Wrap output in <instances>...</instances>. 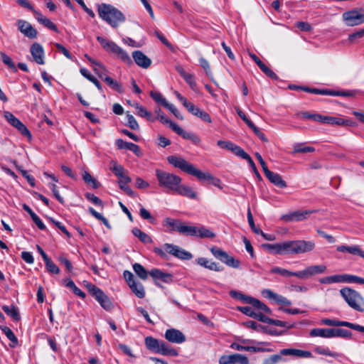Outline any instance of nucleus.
I'll return each instance as SVG.
<instances>
[{
  "instance_id": "f3484780",
  "label": "nucleus",
  "mask_w": 364,
  "mask_h": 364,
  "mask_svg": "<svg viewBox=\"0 0 364 364\" xmlns=\"http://www.w3.org/2000/svg\"><path fill=\"white\" fill-rule=\"evenodd\" d=\"M17 25L20 32L25 36L29 38H35L37 36V31L28 21L18 20L17 21Z\"/></svg>"
},
{
  "instance_id": "13d9d810",
  "label": "nucleus",
  "mask_w": 364,
  "mask_h": 364,
  "mask_svg": "<svg viewBox=\"0 0 364 364\" xmlns=\"http://www.w3.org/2000/svg\"><path fill=\"white\" fill-rule=\"evenodd\" d=\"M82 178L87 184L92 186L93 188H97L100 186L96 179L87 171H84L82 173Z\"/></svg>"
},
{
  "instance_id": "864d4df0",
  "label": "nucleus",
  "mask_w": 364,
  "mask_h": 364,
  "mask_svg": "<svg viewBox=\"0 0 364 364\" xmlns=\"http://www.w3.org/2000/svg\"><path fill=\"white\" fill-rule=\"evenodd\" d=\"M174 257L183 260H189L193 257V255L191 252L178 246Z\"/></svg>"
},
{
  "instance_id": "f257e3e1",
  "label": "nucleus",
  "mask_w": 364,
  "mask_h": 364,
  "mask_svg": "<svg viewBox=\"0 0 364 364\" xmlns=\"http://www.w3.org/2000/svg\"><path fill=\"white\" fill-rule=\"evenodd\" d=\"M167 160L168 163L174 167L178 168L190 175L196 176L198 180L209 181L215 186L218 187L220 189L223 188L220 186L221 181L219 178L213 177V176L208 172H203L200 170L197 169L193 164L188 162L184 159L179 156H168Z\"/></svg>"
},
{
  "instance_id": "72a5a7b5",
  "label": "nucleus",
  "mask_w": 364,
  "mask_h": 364,
  "mask_svg": "<svg viewBox=\"0 0 364 364\" xmlns=\"http://www.w3.org/2000/svg\"><path fill=\"white\" fill-rule=\"evenodd\" d=\"M181 224L182 222L181 220L171 218H166L164 220V225L168 227L169 228V231L171 232L177 231L179 232Z\"/></svg>"
},
{
  "instance_id": "4c0bfd02",
  "label": "nucleus",
  "mask_w": 364,
  "mask_h": 364,
  "mask_svg": "<svg viewBox=\"0 0 364 364\" xmlns=\"http://www.w3.org/2000/svg\"><path fill=\"white\" fill-rule=\"evenodd\" d=\"M160 341L159 339L154 338L152 336H147L145 338V345L146 348L154 353H157V349H159Z\"/></svg>"
},
{
  "instance_id": "c85d7f7f",
  "label": "nucleus",
  "mask_w": 364,
  "mask_h": 364,
  "mask_svg": "<svg viewBox=\"0 0 364 364\" xmlns=\"http://www.w3.org/2000/svg\"><path fill=\"white\" fill-rule=\"evenodd\" d=\"M309 335L311 337L333 338V328H313Z\"/></svg>"
},
{
  "instance_id": "052dcab7",
  "label": "nucleus",
  "mask_w": 364,
  "mask_h": 364,
  "mask_svg": "<svg viewBox=\"0 0 364 364\" xmlns=\"http://www.w3.org/2000/svg\"><path fill=\"white\" fill-rule=\"evenodd\" d=\"M0 55L2 62L14 72H17V68L12 59L4 52H1Z\"/></svg>"
},
{
  "instance_id": "cd10ccee",
  "label": "nucleus",
  "mask_w": 364,
  "mask_h": 364,
  "mask_svg": "<svg viewBox=\"0 0 364 364\" xmlns=\"http://www.w3.org/2000/svg\"><path fill=\"white\" fill-rule=\"evenodd\" d=\"M35 18L41 24H43L44 26L47 27L48 28L58 33L59 31L55 26V23H53L50 19L44 16L41 13L38 11H35Z\"/></svg>"
},
{
  "instance_id": "7ed1b4c3",
  "label": "nucleus",
  "mask_w": 364,
  "mask_h": 364,
  "mask_svg": "<svg viewBox=\"0 0 364 364\" xmlns=\"http://www.w3.org/2000/svg\"><path fill=\"white\" fill-rule=\"evenodd\" d=\"M315 243L311 240H296L282 242V255H300L311 252Z\"/></svg>"
},
{
  "instance_id": "5701e85b",
  "label": "nucleus",
  "mask_w": 364,
  "mask_h": 364,
  "mask_svg": "<svg viewBox=\"0 0 364 364\" xmlns=\"http://www.w3.org/2000/svg\"><path fill=\"white\" fill-rule=\"evenodd\" d=\"M116 146L120 149H127L134 152L136 156H141L139 146L134 143L125 141L121 139L116 140Z\"/></svg>"
},
{
  "instance_id": "6ab92c4d",
  "label": "nucleus",
  "mask_w": 364,
  "mask_h": 364,
  "mask_svg": "<svg viewBox=\"0 0 364 364\" xmlns=\"http://www.w3.org/2000/svg\"><path fill=\"white\" fill-rule=\"evenodd\" d=\"M282 355H289L296 358H313L312 353L309 350H304L296 348H284L280 350Z\"/></svg>"
},
{
  "instance_id": "2f4dec72",
  "label": "nucleus",
  "mask_w": 364,
  "mask_h": 364,
  "mask_svg": "<svg viewBox=\"0 0 364 364\" xmlns=\"http://www.w3.org/2000/svg\"><path fill=\"white\" fill-rule=\"evenodd\" d=\"M0 329L11 341V343L9 344L10 347H16L18 344V341L11 328L6 326H0Z\"/></svg>"
},
{
  "instance_id": "aec40b11",
  "label": "nucleus",
  "mask_w": 364,
  "mask_h": 364,
  "mask_svg": "<svg viewBox=\"0 0 364 364\" xmlns=\"http://www.w3.org/2000/svg\"><path fill=\"white\" fill-rule=\"evenodd\" d=\"M262 294L267 299L274 301L277 304H284L287 306H290L291 302L287 299L286 297L277 294L270 289H264L262 291Z\"/></svg>"
},
{
  "instance_id": "0eeeda50",
  "label": "nucleus",
  "mask_w": 364,
  "mask_h": 364,
  "mask_svg": "<svg viewBox=\"0 0 364 364\" xmlns=\"http://www.w3.org/2000/svg\"><path fill=\"white\" fill-rule=\"evenodd\" d=\"M342 18L348 26H358L364 23V9H353L344 12Z\"/></svg>"
},
{
  "instance_id": "6e6552de",
  "label": "nucleus",
  "mask_w": 364,
  "mask_h": 364,
  "mask_svg": "<svg viewBox=\"0 0 364 364\" xmlns=\"http://www.w3.org/2000/svg\"><path fill=\"white\" fill-rule=\"evenodd\" d=\"M87 287L90 294L100 303L101 306L107 311L112 308V304L108 296L97 286L88 284Z\"/></svg>"
},
{
  "instance_id": "423d86ee",
  "label": "nucleus",
  "mask_w": 364,
  "mask_h": 364,
  "mask_svg": "<svg viewBox=\"0 0 364 364\" xmlns=\"http://www.w3.org/2000/svg\"><path fill=\"white\" fill-rule=\"evenodd\" d=\"M180 229L179 233L186 236H196L200 238H213L215 236V233L203 226L188 225L183 222Z\"/></svg>"
},
{
  "instance_id": "2eb2a0df",
  "label": "nucleus",
  "mask_w": 364,
  "mask_h": 364,
  "mask_svg": "<svg viewBox=\"0 0 364 364\" xmlns=\"http://www.w3.org/2000/svg\"><path fill=\"white\" fill-rule=\"evenodd\" d=\"M149 275L155 280L156 284L159 287L161 286L157 282L158 280L167 284H170L173 282V275L171 274L164 272L159 269H152L149 272Z\"/></svg>"
},
{
  "instance_id": "473e14b6",
  "label": "nucleus",
  "mask_w": 364,
  "mask_h": 364,
  "mask_svg": "<svg viewBox=\"0 0 364 364\" xmlns=\"http://www.w3.org/2000/svg\"><path fill=\"white\" fill-rule=\"evenodd\" d=\"M175 192L179 195L188 197L191 199H195L196 198V192L191 187L181 185V183H179Z\"/></svg>"
},
{
  "instance_id": "49530a36",
  "label": "nucleus",
  "mask_w": 364,
  "mask_h": 364,
  "mask_svg": "<svg viewBox=\"0 0 364 364\" xmlns=\"http://www.w3.org/2000/svg\"><path fill=\"white\" fill-rule=\"evenodd\" d=\"M105 82L109 86L112 90H115L116 92L119 93H123L124 92V88L122 85L119 83L117 81L114 80L112 77H106L105 79Z\"/></svg>"
},
{
  "instance_id": "338daca9",
  "label": "nucleus",
  "mask_w": 364,
  "mask_h": 364,
  "mask_svg": "<svg viewBox=\"0 0 364 364\" xmlns=\"http://www.w3.org/2000/svg\"><path fill=\"white\" fill-rule=\"evenodd\" d=\"M238 309L240 312L243 313L244 314L251 317V318H253L256 311H257V309L253 307L252 306H240V307H238Z\"/></svg>"
},
{
  "instance_id": "de8ad7c7",
  "label": "nucleus",
  "mask_w": 364,
  "mask_h": 364,
  "mask_svg": "<svg viewBox=\"0 0 364 364\" xmlns=\"http://www.w3.org/2000/svg\"><path fill=\"white\" fill-rule=\"evenodd\" d=\"M112 164L113 166L111 167V170L114 173V175L119 178V179L127 176V171L122 165L118 164L117 162L114 161H112Z\"/></svg>"
},
{
  "instance_id": "e433bc0d",
  "label": "nucleus",
  "mask_w": 364,
  "mask_h": 364,
  "mask_svg": "<svg viewBox=\"0 0 364 364\" xmlns=\"http://www.w3.org/2000/svg\"><path fill=\"white\" fill-rule=\"evenodd\" d=\"M314 350L317 354L323 355H328V356H330L332 358H338L341 355V354H340L338 353L333 352V351L330 350V349L328 347H323V346H316L314 348Z\"/></svg>"
},
{
  "instance_id": "0e129e2a",
  "label": "nucleus",
  "mask_w": 364,
  "mask_h": 364,
  "mask_svg": "<svg viewBox=\"0 0 364 364\" xmlns=\"http://www.w3.org/2000/svg\"><path fill=\"white\" fill-rule=\"evenodd\" d=\"M45 264L47 270L51 273L58 274L60 272V269L52 261L50 258L48 259V260L45 261Z\"/></svg>"
},
{
  "instance_id": "393cba45",
  "label": "nucleus",
  "mask_w": 364,
  "mask_h": 364,
  "mask_svg": "<svg viewBox=\"0 0 364 364\" xmlns=\"http://www.w3.org/2000/svg\"><path fill=\"white\" fill-rule=\"evenodd\" d=\"M264 175L274 186L282 188L287 187V183L279 173L268 170L264 173Z\"/></svg>"
},
{
  "instance_id": "58836bf2",
  "label": "nucleus",
  "mask_w": 364,
  "mask_h": 364,
  "mask_svg": "<svg viewBox=\"0 0 364 364\" xmlns=\"http://www.w3.org/2000/svg\"><path fill=\"white\" fill-rule=\"evenodd\" d=\"M129 287L138 298L142 299L145 296L144 288L141 283L132 282Z\"/></svg>"
},
{
  "instance_id": "dca6fc26",
  "label": "nucleus",
  "mask_w": 364,
  "mask_h": 364,
  "mask_svg": "<svg viewBox=\"0 0 364 364\" xmlns=\"http://www.w3.org/2000/svg\"><path fill=\"white\" fill-rule=\"evenodd\" d=\"M31 54L33 60L38 65L45 64L44 60V49L43 46L38 43H34L30 48Z\"/></svg>"
},
{
  "instance_id": "69168bd1",
  "label": "nucleus",
  "mask_w": 364,
  "mask_h": 364,
  "mask_svg": "<svg viewBox=\"0 0 364 364\" xmlns=\"http://www.w3.org/2000/svg\"><path fill=\"white\" fill-rule=\"evenodd\" d=\"M4 115L10 124L15 128L19 124V123H21V121L9 112H5Z\"/></svg>"
},
{
  "instance_id": "20e7f679",
  "label": "nucleus",
  "mask_w": 364,
  "mask_h": 364,
  "mask_svg": "<svg viewBox=\"0 0 364 364\" xmlns=\"http://www.w3.org/2000/svg\"><path fill=\"white\" fill-rule=\"evenodd\" d=\"M340 294L351 309L364 311V299L359 292L350 287H344L340 290Z\"/></svg>"
},
{
  "instance_id": "a19ab883",
  "label": "nucleus",
  "mask_w": 364,
  "mask_h": 364,
  "mask_svg": "<svg viewBox=\"0 0 364 364\" xmlns=\"http://www.w3.org/2000/svg\"><path fill=\"white\" fill-rule=\"evenodd\" d=\"M262 247L270 253L282 255V242L274 244H264Z\"/></svg>"
},
{
  "instance_id": "bf43d9fd",
  "label": "nucleus",
  "mask_w": 364,
  "mask_h": 364,
  "mask_svg": "<svg viewBox=\"0 0 364 364\" xmlns=\"http://www.w3.org/2000/svg\"><path fill=\"white\" fill-rule=\"evenodd\" d=\"M150 95L156 102L161 105L164 107L168 104V102L166 100V98L164 97V96L159 92L151 91Z\"/></svg>"
},
{
  "instance_id": "9b49d317",
  "label": "nucleus",
  "mask_w": 364,
  "mask_h": 364,
  "mask_svg": "<svg viewBox=\"0 0 364 364\" xmlns=\"http://www.w3.org/2000/svg\"><path fill=\"white\" fill-rule=\"evenodd\" d=\"M218 363L219 364H250L248 358L240 353L223 355L220 357Z\"/></svg>"
},
{
  "instance_id": "1a4fd4ad",
  "label": "nucleus",
  "mask_w": 364,
  "mask_h": 364,
  "mask_svg": "<svg viewBox=\"0 0 364 364\" xmlns=\"http://www.w3.org/2000/svg\"><path fill=\"white\" fill-rule=\"evenodd\" d=\"M210 251L215 257L220 259L226 265L236 269L240 267V260L235 259L233 257L229 255L226 252L222 250L221 249L213 247L211 248Z\"/></svg>"
},
{
  "instance_id": "79ce46f5",
  "label": "nucleus",
  "mask_w": 364,
  "mask_h": 364,
  "mask_svg": "<svg viewBox=\"0 0 364 364\" xmlns=\"http://www.w3.org/2000/svg\"><path fill=\"white\" fill-rule=\"evenodd\" d=\"M114 55L117 58L121 60L123 63L131 65L132 63V58L129 55V54L121 47L119 46Z\"/></svg>"
},
{
  "instance_id": "c756f323",
  "label": "nucleus",
  "mask_w": 364,
  "mask_h": 364,
  "mask_svg": "<svg viewBox=\"0 0 364 364\" xmlns=\"http://www.w3.org/2000/svg\"><path fill=\"white\" fill-rule=\"evenodd\" d=\"M132 181L131 178L127 175L123 178L119 179L118 183L119 187L121 190L124 191L128 196L132 198H135L136 194L132 189L127 185Z\"/></svg>"
},
{
  "instance_id": "b1692460",
  "label": "nucleus",
  "mask_w": 364,
  "mask_h": 364,
  "mask_svg": "<svg viewBox=\"0 0 364 364\" xmlns=\"http://www.w3.org/2000/svg\"><path fill=\"white\" fill-rule=\"evenodd\" d=\"M196 262L201 267L215 272H221L224 269L223 266L220 265L219 264L215 262L210 261L205 257L198 258L196 259Z\"/></svg>"
},
{
  "instance_id": "680f3d73",
  "label": "nucleus",
  "mask_w": 364,
  "mask_h": 364,
  "mask_svg": "<svg viewBox=\"0 0 364 364\" xmlns=\"http://www.w3.org/2000/svg\"><path fill=\"white\" fill-rule=\"evenodd\" d=\"M352 336V333L348 330L343 328H333V338L341 337L345 338H350Z\"/></svg>"
},
{
  "instance_id": "4468645a",
  "label": "nucleus",
  "mask_w": 364,
  "mask_h": 364,
  "mask_svg": "<svg viewBox=\"0 0 364 364\" xmlns=\"http://www.w3.org/2000/svg\"><path fill=\"white\" fill-rule=\"evenodd\" d=\"M165 338L173 343H182L186 341L185 335L179 330L176 328L167 329L164 334Z\"/></svg>"
},
{
  "instance_id": "774afa93",
  "label": "nucleus",
  "mask_w": 364,
  "mask_h": 364,
  "mask_svg": "<svg viewBox=\"0 0 364 364\" xmlns=\"http://www.w3.org/2000/svg\"><path fill=\"white\" fill-rule=\"evenodd\" d=\"M282 360V355L275 354L272 355L263 360L262 364H276Z\"/></svg>"
},
{
  "instance_id": "f8f14e48",
  "label": "nucleus",
  "mask_w": 364,
  "mask_h": 364,
  "mask_svg": "<svg viewBox=\"0 0 364 364\" xmlns=\"http://www.w3.org/2000/svg\"><path fill=\"white\" fill-rule=\"evenodd\" d=\"M321 123L331 125H338L342 127H355L356 125L353 121L349 119H344L340 117L324 115H321Z\"/></svg>"
},
{
  "instance_id": "6e6d98bb",
  "label": "nucleus",
  "mask_w": 364,
  "mask_h": 364,
  "mask_svg": "<svg viewBox=\"0 0 364 364\" xmlns=\"http://www.w3.org/2000/svg\"><path fill=\"white\" fill-rule=\"evenodd\" d=\"M97 67H94L95 73L98 75V77L105 82V79L106 77H109L107 75V70L105 67L102 65L101 63H96Z\"/></svg>"
},
{
  "instance_id": "a18cd8bd",
  "label": "nucleus",
  "mask_w": 364,
  "mask_h": 364,
  "mask_svg": "<svg viewBox=\"0 0 364 364\" xmlns=\"http://www.w3.org/2000/svg\"><path fill=\"white\" fill-rule=\"evenodd\" d=\"M156 114H157L156 119H159L162 124L168 125V127L173 129L172 124H176V123L171 121L166 115L161 111L160 108L156 109Z\"/></svg>"
},
{
  "instance_id": "7c9ffc66",
  "label": "nucleus",
  "mask_w": 364,
  "mask_h": 364,
  "mask_svg": "<svg viewBox=\"0 0 364 364\" xmlns=\"http://www.w3.org/2000/svg\"><path fill=\"white\" fill-rule=\"evenodd\" d=\"M157 353L164 355H178V352L172 348L168 344L164 341H160L159 349H157Z\"/></svg>"
},
{
  "instance_id": "ddd939ff",
  "label": "nucleus",
  "mask_w": 364,
  "mask_h": 364,
  "mask_svg": "<svg viewBox=\"0 0 364 364\" xmlns=\"http://www.w3.org/2000/svg\"><path fill=\"white\" fill-rule=\"evenodd\" d=\"M315 210H296L281 216L284 222L301 221L306 219Z\"/></svg>"
},
{
  "instance_id": "603ef678",
  "label": "nucleus",
  "mask_w": 364,
  "mask_h": 364,
  "mask_svg": "<svg viewBox=\"0 0 364 364\" xmlns=\"http://www.w3.org/2000/svg\"><path fill=\"white\" fill-rule=\"evenodd\" d=\"M270 272L274 274H279L284 277L294 276V277H297V275H298L297 272H290L286 269H282L280 267H274L271 269Z\"/></svg>"
},
{
  "instance_id": "c9c22d12",
  "label": "nucleus",
  "mask_w": 364,
  "mask_h": 364,
  "mask_svg": "<svg viewBox=\"0 0 364 364\" xmlns=\"http://www.w3.org/2000/svg\"><path fill=\"white\" fill-rule=\"evenodd\" d=\"M321 324L327 325V326H345L350 328L352 326V323H350L348 321H339L337 319H330V318H323L321 321Z\"/></svg>"
},
{
  "instance_id": "3c124183",
  "label": "nucleus",
  "mask_w": 364,
  "mask_h": 364,
  "mask_svg": "<svg viewBox=\"0 0 364 364\" xmlns=\"http://www.w3.org/2000/svg\"><path fill=\"white\" fill-rule=\"evenodd\" d=\"M90 214L94 216L96 219L100 220L102 222V223L109 229H111V225L107 220V218H105L102 214L97 212L93 208L90 207L88 209Z\"/></svg>"
},
{
  "instance_id": "8fccbe9b",
  "label": "nucleus",
  "mask_w": 364,
  "mask_h": 364,
  "mask_svg": "<svg viewBox=\"0 0 364 364\" xmlns=\"http://www.w3.org/2000/svg\"><path fill=\"white\" fill-rule=\"evenodd\" d=\"M133 269L137 276L142 279H146L149 274V272H147L145 268L139 263L133 264Z\"/></svg>"
},
{
  "instance_id": "4d7b16f0",
  "label": "nucleus",
  "mask_w": 364,
  "mask_h": 364,
  "mask_svg": "<svg viewBox=\"0 0 364 364\" xmlns=\"http://www.w3.org/2000/svg\"><path fill=\"white\" fill-rule=\"evenodd\" d=\"M134 107L136 109V114L139 117H144L148 120H152L151 112L147 111V109L145 107L139 104H136Z\"/></svg>"
},
{
  "instance_id": "c03bdc74",
  "label": "nucleus",
  "mask_w": 364,
  "mask_h": 364,
  "mask_svg": "<svg viewBox=\"0 0 364 364\" xmlns=\"http://www.w3.org/2000/svg\"><path fill=\"white\" fill-rule=\"evenodd\" d=\"M80 73L88 80L92 82L100 91H102V87L97 79L92 76L86 68H81Z\"/></svg>"
},
{
  "instance_id": "f704fd0d",
  "label": "nucleus",
  "mask_w": 364,
  "mask_h": 364,
  "mask_svg": "<svg viewBox=\"0 0 364 364\" xmlns=\"http://www.w3.org/2000/svg\"><path fill=\"white\" fill-rule=\"evenodd\" d=\"M320 284H331L337 283H343V274H334L331 276L323 277L318 280Z\"/></svg>"
},
{
  "instance_id": "ea45409f",
  "label": "nucleus",
  "mask_w": 364,
  "mask_h": 364,
  "mask_svg": "<svg viewBox=\"0 0 364 364\" xmlns=\"http://www.w3.org/2000/svg\"><path fill=\"white\" fill-rule=\"evenodd\" d=\"M132 233L143 243L148 244L152 242L151 237L137 228H134L132 230Z\"/></svg>"
},
{
  "instance_id": "5fc2aeb1",
  "label": "nucleus",
  "mask_w": 364,
  "mask_h": 364,
  "mask_svg": "<svg viewBox=\"0 0 364 364\" xmlns=\"http://www.w3.org/2000/svg\"><path fill=\"white\" fill-rule=\"evenodd\" d=\"M173 126V131L176 132L177 134L182 136L183 139L190 140L191 136L194 134L192 132H188L185 130H183L181 127H179L177 124H172Z\"/></svg>"
},
{
  "instance_id": "bb28decb",
  "label": "nucleus",
  "mask_w": 364,
  "mask_h": 364,
  "mask_svg": "<svg viewBox=\"0 0 364 364\" xmlns=\"http://www.w3.org/2000/svg\"><path fill=\"white\" fill-rule=\"evenodd\" d=\"M97 41L100 43L102 47L107 51L114 54L119 48L114 42L109 41L104 37L97 36Z\"/></svg>"
},
{
  "instance_id": "412c9836",
  "label": "nucleus",
  "mask_w": 364,
  "mask_h": 364,
  "mask_svg": "<svg viewBox=\"0 0 364 364\" xmlns=\"http://www.w3.org/2000/svg\"><path fill=\"white\" fill-rule=\"evenodd\" d=\"M132 57L136 64L142 68H148L151 64V60L141 50H135L132 53Z\"/></svg>"
},
{
  "instance_id": "a878e982",
  "label": "nucleus",
  "mask_w": 364,
  "mask_h": 364,
  "mask_svg": "<svg viewBox=\"0 0 364 364\" xmlns=\"http://www.w3.org/2000/svg\"><path fill=\"white\" fill-rule=\"evenodd\" d=\"M217 144L222 149H225L231 151L237 156H240V155H241V153L243 151V149L241 147L230 141L218 140L217 141Z\"/></svg>"
},
{
  "instance_id": "09e8293b",
  "label": "nucleus",
  "mask_w": 364,
  "mask_h": 364,
  "mask_svg": "<svg viewBox=\"0 0 364 364\" xmlns=\"http://www.w3.org/2000/svg\"><path fill=\"white\" fill-rule=\"evenodd\" d=\"M2 309L8 316H11L14 320H20V315L14 306H3Z\"/></svg>"
},
{
  "instance_id": "39448f33",
  "label": "nucleus",
  "mask_w": 364,
  "mask_h": 364,
  "mask_svg": "<svg viewBox=\"0 0 364 364\" xmlns=\"http://www.w3.org/2000/svg\"><path fill=\"white\" fill-rule=\"evenodd\" d=\"M156 176L160 186L165 187L172 191H175L179 183H181V178L179 176L161 170L157 169Z\"/></svg>"
},
{
  "instance_id": "f03ea898",
  "label": "nucleus",
  "mask_w": 364,
  "mask_h": 364,
  "mask_svg": "<svg viewBox=\"0 0 364 364\" xmlns=\"http://www.w3.org/2000/svg\"><path fill=\"white\" fill-rule=\"evenodd\" d=\"M97 12L99 16L114 28H117L126 19L124 15L111 4H99Z\"/></svg>"
},
{
  "instance_id": "e2e57ef3",
  "label": "nucleus",
  "mask_w": 364,
  "mask_h": 364,
  "mask_svg": "<svg viewBox=\"0 0 364 364\" xmlns=\"http://www.w3.org/2000/svg\"><path fill=\"white\" fill-rule=\"evenodd\" d=\"M299 114L304 119H309L312 121L321 122V114L316 113H310L308 112H301Z\"/></svg>"
},
{
  "instance_id": "a211bd4d",
  "label": "nucleus",
  "mask_w": 364,
  "mask_h": 364,
  "mask_svg": "<svg viewBox=\"0 0 364 364\" xmlns=\"http://www.w3.org/2000/svg\"><path fill=\"white\" fill-rule=\"evenodd\" d=\"M241 300L246 304H251L257 310H262L267 314L271 313L270 309L266 304H264L257 299H255L250 296H246L244 294L241 295Z\"/></svg>"
},
{
  "instance_id": "4be33fe9",
  "label": "nucleus",
  "mask_w": 364,
  "mask_h": 364,
  "mask_svg": "<svg viewBox=\"0 0 364 364\" xmlns=\"http://www.w3.org/2000/svg\"><path fill=\"white\" fill-rule=\"evenodd\" d=\"M177 247H178L177 245H175L173 244L165 243L163 245L162 248L156 247L154 248L153 251L154 253H156L160 257L166 258L167 256L166 252L174 256L176 249H177Z\"/></svg>"
},
{
  "instance_id": "37998d69",
  "label": "nucleus",
  "mask_w": 364,
  "mask_h": 364,
  "mask_svg": "<svg viewBox=\"0 0 364 364\" xmlns=\"http://www.w3.org/2000/svg\"><path fill=\"white\" fill-rule=\"evenodd\" d=\"M343 283L359 284L364 285V278L353 274H343Z\"/></svg>"
},
{
  "instance_id": "9d476101",
  "label": "nucleus",
  "mask_w": 364,
  "mask_h": 364,
  "mask_svg": "<svg viewBox=\"0 0 364 364\" xmlns=\"http://www.w3.org/2000/svg\"><path fill=\"white\" fill-rule=\"evenodd\" d=\"M327 267L325 264L311 265L304 269L298 271L297 278L300 279H306L315 275L321 274L326 272Z\"/></svg>"
}]
</instances>
